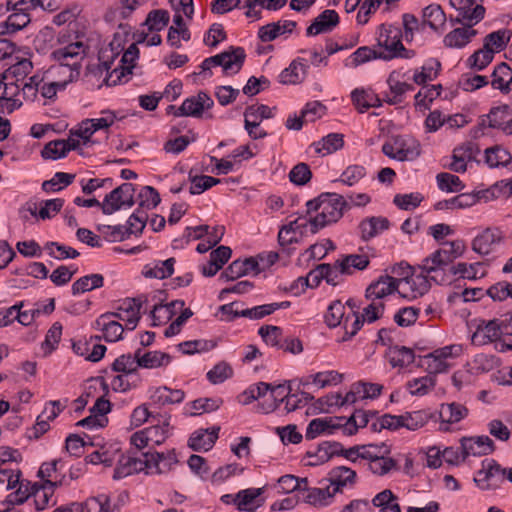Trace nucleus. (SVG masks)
Here are the masks:
<instances>
[{"label":"nucleus","instance_id":"41","mask_svg":"<svg viewBox=\"0 0 512 512\" xmlns=\"http://www.w3.org/2000/svg\"><path fill=\"white\" fill-rule=\"evenodd\" d=\"M468 414V409L459 403L452 402L449 404H442L440 408V417L444 422L457 423L465 418Z\"/></svg>","mask_w":512,"mask_h":512},{"label":"nucleus","instance_id":"32","mask_svg":"<svg viewBox=\"0 0 512 512\" xmlns=\"http://www.w3.org/2000/svg\"><path fill=\"white\" fill-rule=\"evenodd\" d=\"M339 442L325 441L321 443L315 452L308 451L306 456L308 458H316V461H309L307 465L317 466L329 461L333 456L337 455Z\"/></svg>","mask_w":512,"mask_h":512},{"label":"nucleus","instance_id":"7","mask_svg":"<svg viewBox=\"0 0 512 512\" xmlns=\"http://www.w3.org/2000/svg\"><path fill=\"white\" fill-rule=\"evenodd\" d=\"M505 475L506 468H502L496 460L490 459L483 461L482 469L478 471L474 481L483 490L494 489L505 479Z\"/></svg>","mask_w":512,"mask_h":512},{"label":"nucleus","instance_id":"51","mask_svg":"<svg viewBox=\"0 0 512 512\" xmlns=\"http://www.w3.org/2000/svg\"><path fill=\"white\" fill-rule=\"evenodd\" d=\"M437 184L440 190L446 192H460L464 189V184L456 175L442 172L436 176Z\"/></svg>","mask_w":512,"mask_h":512},{"label":"nucleus","instance_id":"57","mask_svg":"<svg viewBox=\"0 0 512 512\" xmlns=\"http://www.w3.org/2000/svg\"><path fill=\"white\" fill-rule=\"evenodd\" d=\"M233 375V369L227 362H219L207 373L208 380L213 384H219Z\"/></svg>","mask_w":512,"mask_h":512},{"label":"nucleus","instance_id":"53","mask_svg":"<svg viewBox=\"0 0 512 512\" xmlns=\"http://www.w3.org/2000/svg\"><path fill=\"white\" fill-rule=\"evenodd\" d=\"M344 319H345L344 304L339 300L332 302L329 305L327 313L325 315L326 324L329 327L334 328L340 324H343Z\"/></svg>","mask_w":512,"mask_h":512},{"label":"nucleus","instance_id":"47","mask_svg":"<svg viewBox=\"0 0 512 512\" xmlns=\"http://www.w3.org/2000/svg\"><path fill=\"white\" fill-rule=\"evenodd\" d=\"M489 190L479 191L477 193H462L450 199L451 209H462L475 205L482 197L487 198ZM493 195L494 192H491Z\"/></svg>","mask_w":512,"mask_h":512},{"label":"nucleus","instance_id":"26","mask_svg":"<svg viewBox=\"0 0 512 512\" xmlns=\"http://www.w3.org/2000/svg\"><path fill=\"white\" fill-rule=\"evenodd\" d=\"M296 27L295 21L285 20L281 22H273L260 27L258 37L262 42H271L284 33H291Z\"/></svg>","mask_w":512,"mask_h":512},{"label":"nucleus","instance_id":"14","mask_svg":"<svg viewBox=\"0 0 512 512\" xmlns=\"http://www.w3.org/2000/svg\"><path fill=\"white\" fill-rule=\"evenodd\" d=\"M261 268L259 267V262L256 258L249 257L245 260H235L233 261L220 275L221 279H225L226 281L236 280L244 275H247L250 272H255V274H259L261 272Z\"/></svg>","mask_w":512,"mask_h":512},{"label":"nucleus","instance_id":"39","mask_svg":"<svg viewBox=\"0 0 512 512\" xmlns=\"http://www.w3.org/2000/svg\"><path fill=\"white\" fill-rule=\"evenodd\" d=\"M104 285V277L101 274L95 273L83 276L72 284V293L74 295L85 293Z\"/></svg>","mask_w":512,"mask_h":512},{"label":"nucleus","instance_id":"10","mask_svg":"<svg viewBox=\"0 0 512 512\" xmlns=\"http://www.w3.org/2000/svg\"><path fill=\"white\" fill-rule=\"evenodd\" d=\"M502 321L495 318L489 321L480 320L476 331L472 335V342L478 345H485L500 340L502 332Z\"/></svg>","mask_w":512,"mask_h":512},{"label":"nucleus","instance_id":"36","mask_svg":"<svg viewBox=\"0 0 512 512\" xmlns=\"http://www.w3.org/2000/svg\"><path fill=\"white\" fill-rule=\"evenodd\" d=\"M389 362L393 367H405L414 362V351L405 346H393L388 352Z\"/></svg>","mask_w":512,"mask_h":512},{"label":"nucleus","instance_id":"45","mask_svg":"<svg viewBox=\"0 0 512 512\" xmlns=\"http://www.w3.org/2000/svg\"><path fill=\"white\" fill-rule=\"evenodd\" d=\"M423 22L428 24L432 29L437 30L444 26L446 15L438 4H431L423 10Z\"/></svg>","mask_w":512,"mask_h":512},{"label":"nucleus","instance_id":"5","mask_svg":"<svg viewBox=\"0 0 512 512\" xmlns=\"http://www.w3.org/2000/svg\"><path fill=\"white\" fill-rule=\"evenodd\" d=\"M402 33L399 28L384 25L380 28V33L377 38L378 45L385 49L384 52H379L378 57L384 60H390L398 57V52L406 51L401 42Z\"/></svg>","mask_w":512,"mask_h":512},{"label":"nucleus","instance_id":"21","mask_svg":"<svg viewBox=\"0 0 512 512\" xmlns=\"http://www.w3.org/2000/svg\"><path fill=\"white\" fill-rule=\"evenodd\" d=\"M339 23V16L335 10H324L319 14L307 28V36H315L333 30Z\"/></svg>","mask_w":512,"mask_h":512},{"label":"nucleus","instance_id":"29","mask_svg":"<svg viewBox=\"0 0 512 512\" xmlns=\"http://www.w3.org/2000/svg\"><path fill=\"white\" fill-rule=\"evenodd\" d=\"M140 351L139 349L135 352V359L137 360V365L142 368H157L168 364L171 360V356L167 353L151 351L141 355Z\"/></svg>","mask_w":512,"mask_h":512},{"label":"nucleus","instance_id":"62","mask_svg":"<svg viewBox=\"0 0 512 512\" xmlns=\"http://www.w3.org/2000/svg\"><path fill=\"white\" fill-rule=\"evenodd\" d=\"M388 84L393 96L387 97L385 101L392 105L399 103L401 101V96L408 90L413 89L412 85L395 80L392 75L388 78Z\"/></svg>","mask_w":512,"mask_h":512},{"label":"nucleus","instance_id":"38","mask_svg":"<svg viewBox=\"0 0 512 512\" xmlns=\"http://www.w3.org/2000/svg\"><path fill=\"white\" fill-rule=\"evenodd\" d=\"M344 145L343 135L339 133H332L322 138L321 141L313 144L315 152L323 156L331 154Z\"/></svg>","mask_w":512,"mask_h":512},{"label":"nucleus","instance_id":"34","mask_svg":"<svg viewBox=\"0 0 512 512\" xmlns=\"http://www.w3.org/2000/svg\"><path fill=\"white\" fill-rule=\"evenodd\" d=\"M512 161V156L505 148L495 145L485 150V163L490 168L506 167Z\"/></svg>","mask_w":512,"mask_h":512},{"label":"nucleus","instance_id":"1","mask_svg":"<svg viewBox=\"0 0 512 512\" xmlns=\"http://www.w3.org/2000/svg\"><path fill=\"white\" fill-rule=\"evenodd\" d=\"M320 212L309 219L310 231L316 234L327 225L337 222L345 209L350 208L349 202L340 194L323 193Z\"/></svg>","mask_w":512,"mask_h":512},{"label":"nucleus","instance_id":"59","mask_svg":"<svg viewBox=\"0 0 512 512\" xmlns=\"http://www.w3.org/2000/svg\"><path fill=\"white\" fill-rule=\"evenodd\" d=\"M67 154V148L64 144V139L53 140L47 143L41 155L44 159L56 160L65 157Z\"/></svg>","mask_w":512,"mask_h":512},{"label":"nucleus","instance_id":"22","mask_svg":"<svg viewBox=\"0 0 512 512\" xmlns=\"http://www.w3.org/2000/svg\"><path fill=\"white\" fill-rule=\"evenodd\" d=\"M399 280L389 275L380 276L379 279L371 283L367 289L366 298L381 299L393 293L398 286Z\"/></svg>","mask_w":512,"mask_h":512},{"label":"nucleus","instance_id":"18","mask_svg":"<svg viewBox=\"0 0 512 512\" xmlns=\"http://www.w3.org/2000/svg\"><path fill=\"white\" fill-rule=\"evenodd\" d=\"M264 488H248L239 491L232 499L233 503L240 511L254 512L264 504V499L260 498Z\"/></svg>","mask_w":512,"mask_h":512},{"label":"nucleus","instance_id":"48","mask_svg":"<svg viewBox=\"0 0 512 512\" xmlns=\"http://www.w3.org/2000/svg\"><path fill=\"white\" fill-rule=\"evenodd\" d=\"M152 460L153 473H166L172 469V466L177 463L176 455L174 452L164 453H150Z\"/></svg>","mask_w":512,"mask_h":512},{"label":"nucleus","instance_id":"49","mask_svg":"<svg viewBox=\"0 0 512 512\" xmlns=\"http://www.w3.org/2000/svg\"><path fill=\"white\" fill-rule=\"evenodd\" d=\"M184 392L182 390H172L166 386L158 388L153 394L152 398L155 402L166 405L180 403L184 399Z\"/></svg>","mask_w":512,"mask_h":512},{"label":"nucleus","instance_id":"46","mask_svg":"<svg viewBox=\"0 0 512 512\" xmlns=\"http://www.w3.org/2000/svg\"><path fill=\"white\" fill-rule=\"evenodd\" d=\"M333 496L330 487L310 488L305 492L304 501L314 506H325L330 503Z\"/></svg>","mask_w":512,"mask_h":512},{"label":"nucleus","instance_id":"15","mask_svg":"<svg viewBox=\"0 0 512 512\" xmlns=\"http://www.w3.org/2000/svg\"><path fill=\"white\" fill-rule=\"evenodd\" d=\"M344 420L345 417L337 416L313 419L306 429L305 437L312 440L323 433L332 434L337 429L343 430Z\"/></svg>","mask_w":512,"mask_h":512},{"label":"nucleus","instance_id":"27","mask_svg":"<svg viewBox=\"0 0 512 512\" xmlns=\"http://www.w3.org/2000/svg\"><path fill=\"white\" fill-rule=\"evenodd\" d=\"M111 317L110 313L101 315L95 322L98 329L103 331V337L108 342L118 341L123 333V326L113 320H108Z\"/></svg>","mask_w":512,"mask_h":512},{"label":"nucleus","instance_id":"20","mask_svg":"<svg viewBox=\"0 0 512 512\" xmlns=\"http://www.w3.org/2000/svg\"><path fill=\"white\" fill-rule=\"evenodd\" d=\"M219 431V426L210 429H198L190 436L188 446L194 451H208L218 439Z\"/></svg>","mask_w":512,"mask_h":512},{"label":"nucleus","instance_id":"37","mask_svg":"<svg viewBox=\"0 0 512 512\" xmlns=\"http://www.w3.org/2000/svg\"><path fill=\"white\" fill-rule=\"evenodd\" d=\"M511 82V68L504 62L498 64L492 73L491 85L493 86V88L499 89L503 92H507L509 90V85Z\"/></svg>","mask_w":512,"mask_h":512},{"label":"nucleus","instance_id":"35","mask_svg":"<svg viewBox=\"0 0 512 512\" xmlns=\"http://www.w3.org/2000/svg\"><path fill=\"white\" fill-rule=\"evenodd\" d=\"M288 384L287 393L280 398L279 401H285V410L287 413L293 412L302 406L306 405L308 402L312 401L314 397L305 392L301 391L299 393H292V388L290 386V381L286 382Z\"/></svg>","mask_w":512,"mask_h":512},{"label":"nucleus","instance_id":"12","mask_svg":"<svg viewBox=\"0 0 512 512\" xmlns=\"http://www.w3.org/2000/svg\"><path fill=\"white\" fill-rule=\"evenodd\" d=\"M462 461L470 455H488L495 450L494 442L488 436L463 438L461 442Z\"/></svg>","mask_w":512,"mask_h":512},{"label":"nucleus","instance_id":"55","mask_svg":"<svg viewBox=\"0 0 512 512\" xmlns=\"http://www.w3.org/2000/svg\"><path fill=\"white\" fill-rule=\"evenodd\" d=\"M169 23V13L166 10H152L148 13L145 25L149 31H160Z\"/></svg>","mask_w":512,"mask_h":512},{"label":"nucleus","instance_id":"60","mask_svg":"<svg viewBox=\"0 0 512 512\" xmlns=\"http://www.w3.org/2000/svg\"><path fill=\"white\" fill-rule=\"evenodd\" d=\"M510 107L508 105H501L493 107L489 114L486 116L488 121V127L490 128H502L506 122V118L509 115Z\"/></svg>","mask_w":512,"mask_h":512},{"label":"nucleus","instance_id":"31","mask_svg":"<svg viewBox=\"0 0 512 512\" xmlns=\"http://www.w3.org/2000/svg\"><path fill=\"white\" fill-rule=\"evenodd\" d=\"M138 57L128 55L125 51L120 60L121 65L113 69V71L106 77L105 83L107 85H117L121 82V79L126 75L132 74L134 68V62Z\"/></svg>","mask_w":512,"mask_h":512},{"label":"nucleus","instance_id":"28","mask_svg":"<svg viewBox=\"0 0 512 512\" xmlns=\"http://www.w3.org/2000/svg\"><path fill=\"white\" fill-rule=\"evenodd\" d=\"M399 161H413L421 154L420 143L413 138H395Z\"/></svg>","mask_w":512,"mask_h":512},{"label":"nucleus","instance_id":"17","mask_svg":"<svg viewBox=\"0 0 512 512\" xmlns=\"http://www.w3.org/2000/svg\"><path fill=\"white\" fill-rule=\"evenodd\" d=\"M61 485L59 481L46 480L42 485L36 483L32 486V495L37 510H44L50 506H54L57 501L54 498L55 489Z\"/></svg>","mask_w":512,"mask_h":512},{"label":"nucleus","instance_id":"2","mask_svg":"<svg viewBox=\"0 0 512 512\" xmlns=\"http://www.w3.org/2000/svg\"><path fill=\"white\" fill-rule=\"evenodd\" d=\"M465 244L462 240L446 241L442 243V248L435 251L430 257L424 259L421 269L424 276L429 277L430 273L436 272L438 267L452 263L460 257L465 251Z\"/></svg>","mask_w":512,"mask_h":512},{"label":"nucleus","instance_id":"33","mask_svg":"<svg viewBox=\"0 0 512 512\" xmlns=\"http://www.w3.org/2000/svg\"><path fill=\"white\" fill-rule=\"evenodd\" d=\"M351 97L360 113L365 112L371 107H380L382 105L380 98L372 91L355 89L351 93Z\"/></svg>","mask_w":512,"mask_h":512},{"label":"nucleus","instance_id":"52","mask_svg":"<svg viewBox=\"0 0 512 512\" xmlns=\"http://www.w3.org/2000/svg\"><path fill=\"white\" fill-rule=\"evenodd\" d=\"M494 52L490 48H485L483 45V48L475 51L469 58H468V65L471 68H475L477 70H483L487 65H489L493 58H494Z\"/></svg>","mask_w":512,"mask_h":512},{"label":"nucleus","instance_id":"44","mask_svg":"<svg viewBox=\"0 0 512 512\" xmlns=\"http://www.w3.org/2000/svg\"><path fill=\"white\" fill-rule=\"evenodd\" d=\"M336 264L342 274H351V268L364 270L369 265V258L366 255L350 254L342 260H337Z\"/></svg>","mask_w":512,"mask_h":512},{"label":"nucleus","instance_id":"56","mask_svg":"<svg viewBox=\"0 0 512 512\" xmlns=\"http://www.w3.org/2000/svg\"><path fill=\"white\" fill-rule=\"evenodd\" d=\"M363 323V319L356 311H352L350 314L346 315L343 321V328L345 330L343 341H347L356 335V333L361 329Z\"/></svg>","mask_w":512,"mask_h":512},{"label":"nucleus","instance_id":"3","mask_svg":"<svg viewBox=\"0 0 512 512\" xmlns=\"http://www.w3.org/2000/svg\"><path fill=\"white\" fill-rule=\"evenodd\" d=\"M245 57L243 48L230 47L228 51L206 58L201 64V69L206 71L212 66H222L226 74H236L242 68Z\"/></svg>","mask_w":512,"mask_h":512},{"label":"nucleus","instance_id":"50","mask_svg":"<svg viewBox=\"0 0 512 512\" xmlns=\"http://www.w3.org/2000/svg\"><path fill=\"white\" fill-rule=\"evenodd\" d=\"M510 40V32L508 30H498L492 32L484 38L485 48H490L494 53L503 50Z\"/></svg>","mask_w":512,"mask_h":512},{"label":"nucleus","instance_id":"42","mask_svg":"<svg viewBox=\"0 0 512 512\" xmlns=\"http://www.w3.org/2000/svg\"><path fill=\"white\" fill-rule=\"evenodd\" d=\"M307 68V65L293 61L288 68L281 72V82L284 84H296L302 82L306 76Z\"/></svg>","mask_w":512,"mask_h":512},{"label":"nucleus","instance_id":"63","mask_svg":"<svg viewBox=\"0 0 512 512\" xmlns=\"http://www.w3.org/2000/svg\"><path fill=\"white\" fill-rule=\"evenodd\" d=\"M138 367L135 356L132 357L130 354L121 355L112 364L113 371L124 374H132L137 371Z\"/></svg>","mask_w":512,"mask_h":512},{"label":"nucleus","instance_id":"19","mask_svg":"<svg viewBox=\"0 0 512 512\" xmlns=\"http://www.w3.org/2000/svg\"><path fill=\"white\" fill-rule=\"evenodd\" d=\"M503 239V234L498 228H486L476 236L472 242V250L480 255H488L496 244Z\"/></svg>","mask_w":512,"mask_h":512},{"label":"nucleus","instance_id":"61","mask_svg":"<svg viewBox=\"0 0 512 512\" xmlns=\"http://www.w3.org/2000/svg\"><path fill=\"white\" fill-rule=\"evenodd\" d=\"M120 50V43H115V41H112L108 47L102 49L99 52L100 67L103 70L108 71L115 58L119 55Z\"/></svg>","mask_w":512,"mask_h":512},{"label":"nucleus","instance_id":"24","mask_svg":"<svg viewBox=\"0 0 512 512\" xmlns=\"http://www.w3.org/2000/svg\"><path fill=\"white\" fill-rule=\"evenodd\" d=\"M390 222L385 217H370L364 219L359 224L361 239L364 241H368L375 236H377L380 232L387 230L389 228Z\"/></svg>","mask_w":512,"mask_h":512},{"label":"nucleus","instance_id":"54","mask_svg":"<svg viewBox=\"0 0 512 512\" xmlns=\"http://www.w3.org/2000/svg\"><path fill=\"white\" fill-rule=\"evenodd\" d=\"M189 180L191 181L190 193L193 195L201 194L212 186L220 183V179L218 178L206 175L192 176L191 173L189 174Z\"/></svg>","mask_w":512,"mask_h":512},{"label":"nucleus","instance_id":"13","mask_svg":"<svg viewBox=\"0 0 512 512\" xmlns=\"http://www.w3.org/2000/svg\"><path fill=\"white\" fill-rule=\"evenodd\" d=\"M84 54L85 48L80 41L68 44L53 52L55 59H57L61 65L71 67L75 70L80 68V61L83 59Z\"/></svg>","mask_w":512,"mask_h":512},{"label":"nucleus","instance_id":"11","mask_svg":"<svg viewBox=\"0 0 512 512\" xmlns=\"http://www.w3.org/2000/svg\"><path fill=\"white\" fill-rule=\"evenodd\" d=\"M214 102L205 92H199L196 96L187 98L182 105L177 108L175 116H193L199 117L205 109H210Z\"/></svg>","mask_w":512,"mask_h":512},{"label":"nucleus","instance_id":"25","mask_svg":"<svg viewBox=\"0 0 512 512\" xmlns=\"http://www.w3.org/2000/svg\"><path fill=\"white\" fill-rule=\"evenodd\" d=\"M231 249L228 246H220L210 253L209 262L203 266L204 276H214L231 257Z\"/></svg>","mask_w":512,"mask_h":512},{"label":"nucleus","instance_id":"8","mask_svg":"<svg viewBox=\"0 0 512 512\" xmlns=\"http://www.w3.org/2000/svg\"><path fill=\"white\" fill-rule=\"evenodd\" d=\"M244 116L245 129L251 138L261 139L267 136L266 131L258 130L257 127L258 119H268L273 116L270 107L263 104L259 106H248L245 110Z\"/></svg>","mask_w":512,"mask_h":512},{"label":"nucleus","instance_id":"43","mask_svg":"<svg viewBox=\"0 0 512 512\" xmlns=\"http://www.w3.org/2000/svg\"><path fill=\"white\" fill-rule=\"evenodd\" d=\"M369 413L364 410H355L354 413L343 421V433L354 435L359 428L366 427L369 422Z\"/></svg>","mask_w":512,"mask_h":512},{"label":"nucleus","instance_id":"23","mask_svg":"<svg viewBox=\"0 0 512 512\" xmlns=\"http://www.w3.org/2000/svg\"><path fill=\"white\" fill-rule=\"evenodd\" d=\"M477 34V31L472 29L471 23H466L462 28H456L449 32L444 37V44L449 48H463L471 39Z\"/></svg>","mask_w":512,"mask_h":512},{"label":"nucleus","instance_id":"64","mask_svg":"<svg viewBox=\"0 0 512 512\" xmlns=\"http://www.w3.org/2000/svg\"><path fill=\"white\" fill-rule=\"evenodd\" d=\"M487 294L494 301H503L508 297L512 298V283L507 281L497 282L487 290Z\"/></svg>","mask_w":512,"mask_h":512},{"label":"nucleus","instance_id":"6","mask_svg":"<svg viewBox=\"0 0 512 512\" xmlns=\"http://www.w3.org/2000/svg\"><path fill=\"white\" fill-rule=\"evenodd\" d=\"M150 453H142L141 457L127 455L121 456L118 466L114 471V478L120 479L147 470V473H153L152 460Z\"/></svg>","mask_w":512,"mask_h":512},{"label":"nucleus","instance_id":"4","mask_svg":"<svg viewBox=\"0 0 512 512\" xmlns=\"http://www.w3.org/2000/svg\"><path fill=\"white\" fill-rule=\"evenodd\" d=\"M135 188L131 183H123L119 187L108 193L102 204L101 210L105 215H111L114 212L130 208L134 205Z\"/></svg>","mask_w":512,"mask_h":512},{"label":"nucleus","instance_id":"30","mask_svg":"<svg viewBox=\"0 0 512 512\" xmlns=\"http://www.w3.org/2000/svg\"><path fill=\"white\" fill-rule=\"evenodd\" d=\"M330 483L333 486L332 494H336L347 483L353 484L356 478V472L345 466L335 467L330 472Z\"/></svg>","mask_w":512,"mask_h":512},{"label":"nucleus","instance_id":"40","mask_svg":"<svg viewBox=\"0 0 512 512\" xmlns=\"http://www.w3.org/2000/svg\"><path fill=\"white\" fill-rule=\"evenodd\" d=\"M75 508L78 512H113L110 499L106 495L90 497L84 503H77Z\"/></svg>","mask_w":512,"mask_h":512},{"label":"nucleus","instance_id":"16","mask_svg":"<svg viewBox=\"0 0 512 512\" xmlns=\"http://www.w3.org/2000/svg\"><path fill=\"white\" fill-rule=\"evenodd\" d=\"M142 303L139 299L128 298L119 306V312H109L111 316L126 322V327L130 330L136 328L140 320V309Z\"/></svg>","mask_w":512,"mask_h":512},{"label":"nucleus","instance_id":"9","mask_svg":"<svg viewBox=\"0 0 512 512\" xmlns=\"http://www.w3.org/2000/svg\"><path fill=\"white\" fill-rule=\"evenodd\" d=\"M390 452V448L384 447L380 455L364 453L362 454V459L367 461L365 465L367 466L368 470H370L375 475L383 476L392 470L399 469L397 460L388 457Z\"/></svg>","mask_w":512,"mask_h":512},{"label":"nucleus","instance_id":"58","mask_svg":"<svg viewBox=\"0 0 512 512\" xmlns=\"http://www.w3.org/2000/svg\"><path fill=\"white\" fill-rule=\"evenodd\" d=\"M139 206L142 208H155L161 201L158 191L152 186H144L138 194Z\"/></svg>","mask_w":512,"mask_h":512}]
</instances>
